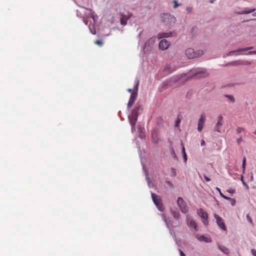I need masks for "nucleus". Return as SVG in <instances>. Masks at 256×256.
<instances>
[{
    "instance_id": "1",
    "label": "nucleus",
    "mask_w": 256,
    "mask_h": 256,
    "mask_svg": "<svg viewBox=\"0 0 256 256\" xmlns=\"http://www.w3.org/2000/svg\"><path fill=\"white\" fill-rule=\"evenodd\" d=\"M141 110L142 109L140 106L135 107L132 110L131 114L128 117L130 124L132 126V130H135V125L138 120V112Z\"/></svg>"
},
{
    "instance_id": "2",
    "label": "nucleus",
    "mask_w": 256,
    "mask_h": 256,
    "mask_svg": "<svg viewBox=\"0 0 256 256\" xmlns=\"http://www.w3.org/2000/svg\"><path fill=\"white\" fill-rule=\"evenodd\" d=\"M190 73L192 74V78H201L208 76L206 70L203 68L192 69L191 70Z\"/></svg>"
},
{
    "instance_id": "3",
    "label": "nucleus",
    "mask_w": 256,
    "mask_h": 256,
    "mask_svg": "<svg viewBox=\"0 0 256 256\" xmlns=\"http://www.w3.org/2000/svg\"><path fill=\"white\" fill-rule=\"evenodd\" d=\"M140 81L138 80H137L136 83L134 86V90L135 92L132 93L129 101L128 104V108H131L134 105L138 96V87L139 85Z\"/></svg>"
},
{
    "instance_id": "4",
    "label": "nucleus",
    "mask_w": 256,
    "mask_h": 256,
    "mask_svg": "<svg viewBox=\"0 0 256 256\" xmlns=\"http://www.w3.org/2000/svg\"><path fill=\"white\" fill-rule=\"evenodd\" d=\"M185 54L188 58H194L201 56L203 54L204 52L202 50H198L196 52H194V49L188 48L186 50Z\"/></svg>"
},
{
    "instance_id": "5",
    "label": "nucleus",
    "mask_w": 256,
    "mask_h": 256,
    "mask_svg": "<svg viewBox=\"0 0 256 256\" xmlns=\"http://www.w3.org/2000/svg\"><path fill=\"white\" fill-rule=\"evenodd\" d=\"M177 204L182 212L186 214L188 212V208L182 198L179 197L178 198Z\"/></svg>"
},
{
    "instance_id": "6",
    "label": "nucleus",
    "mask_w": 256,
    "mask_h": 256,
    "mask_svg": "<svg viewBox=\"0 0 256 256\" xmlns=\"http://www.w3.org/2000/svg\"><path fill=\"white\" fill-rule=\"evenodd\" d=\"M197 214L202 218L203 224L207 226L208 224V213L200 208L197 210Z\"/></svg>"
},
{
    "instance_id": "7",
    "label": "nucleus",
    "mask_w": 256,
    "mask_h": 256,
    "mask_svg": "<svg viewBox=\"0 0 256 256\" xmlns=\"http://www.w3.org/2000/svg\"><path fill=\"white\" fill-rule=\"evenodd\" d=\"M151 194H152V198L156 206L159 209V210L160 211H162V200L160 198V197L159 196H158L154 193H152H152Z\"/></svg>"
},
{
    "instance_id": "8",
    "label": "nucleus",
    "mask_w": 256,
    "mask_h": 256,
    "mask_svg": "<svg viewBox=\"0 0 256 256\" xmlns=\"http://www.w3.org/2000/svg\"><path fill=\"white\" fill-rule=\"evenodd\" d=\"M186 222L187 224L189 227L194 228L196 232L198 230V224L196 222L193 220L192 217L189 215L186 216Z\"/></svg>"
},
{
    "instance_id": "9",
    "label": "nucleus",
    "mask_w": 256,
    "mask_h": 256,
    "mask_svg": "<svg viewBox=\"0 0 256 256\" xmlns=\"http://www.w3.org/2000/svg\"><path fill=\"white\" fill-rule=\"evenodd\" d=\"M120 22L122 25L125 26L127 24L128 20L132 16V14L128 12L127 14H124L123 13H120Z\"/></svg>"
},
{
    "instance_id": "10",
    "label": "nucleus",
    "mask_w": 256,
    "mask_h": 256,
    "mask_svg": "<svg viewBox=\"0 0 256 256\" xmlns=\"http://www.w3.org/2000/svg\"><path fill=\"white\" fill-rule=\"evenodd\" d=\"M214 218L216 219V222L218 226L222 230H226V228L225 226V224L224 222V221L217 214H215Z\"/></svg>"
},
{
    "instance_id": "11",
    "label": "nucleus",
    "mask_w": 256,
    "mask_h": 256,
    "mask_svg": "<svg viewBox=\"0 0 256 256\" xmlns=\"http://www.w3.org/2000/svg\"><path fill=\"white\" fill-rule=\"evenodd\" d=\"M206 121V115L204 114H202L200 116L198 122V130L201 132L203 128L204 124Z\"/></svg>"
},
{
    "instance_id": "12",
    "label": "nucleus",
    "mask_w": 256,
    "mask_h": 256,
    "mask_svg": "<svg viewBox=\"0 0 256 256\" xmlns=\"http://www.w3.org/2000/svg\"><path fill=\"white\" fill-rule=\"evenodd\" d=\"M170 46V42L165 39L160 40L159 43V48L162 50H166Z\"/></svg>"
},
{
    "instance_id": "13",
    "label": "nucleus",
    "mask_w": 256,
    "mask_h": 256,
    "mask_svg": "<svg viewBox=\"0 0 256 256\" xmlns=\"http://www.w3.org/2000/svg\"><path fill=\"white\" fill-rule=\"evenodd\" d=\"M223 124V117L222 116H220L218 117V122L215 126L216 131L220 132V127Z\"/></svg>"
},
{
    "instance_id": "14",
    "label": "nucleus",
    "mask_w": 256,
    "mask_h": 256,
    "mask_svg": "<svg viewBox=\"0 0 256 256\" xmlns=\"http://www.w3.org/2000/svg\"><path fill=\"white\" fill-rule=\"evenodd\" d=\"M156 37H152L150 38H149L145 43L144 46L145 48H150L156 42Z\"/></svg>"
},
{
    "instance_id": "15",
    "label": "nucleus",
    "mask_w": 256,
    "mask_h": 256,
    "mask_svg": "<svg viewBox=\"0 0 256 256\" xmlns=\"http://www.w3.org/2000/svg\"><path fill=\"white\" fill-rule=\"evenodd\" d=\"M252 48H253L252 46L246 48H238V49L236 50L230 52H228V56H232V55L234 54L236 52L246 51V50H251Z\"/></svg>"
},
{
    "instance_id": "16",
    "label": "nucleus",
    "mask_w": 256,
    "mask_h": 256,
    "mask_svg": "<svg viewBox=\"0 0 256 256\" xmlns=\"http://www.w3.org/2000/svg\"><path fill=\"white\" fill-rule=\"evenodd\" d=\"M196 237L198 240L201 242L204 241L206 242H212V240L210 238L206 237L204 236H199L198 234H196Z\"/></svg>"
},
{
    "instance_id": "17",
    "label": "nucleus",
    "mask_w": 256,
    "mask_h": 256,
    "mask_svg": "<svg viewBox=\"0 0 256 256\" xmlns=\"http://www.w3.org/2000/svg\"><path fill=\"white\" fill-rule=\"evenodd\" d=\"M171 32H161L159 33L158 34V39L162 38H168L171 36Z\"/></svg>"
},
{
    "instance_id": "18",
    "label": "nucleus",
    "mask_w": 256,
    "mask_h": 256,
    "mask_svg": "<svg viewBox=\"0 0 256 256\" xmlns=\"http://www.w3.org/2000/svg\"><path fill=\"white\" fill-rule=\"evenodd\" d=\"M256 10V8H252V9H248V10H244L241 11L240 12H238L239 14H250L253 12H254Z\"/></svg>"
},
{
    "instance_id": "19",
    "label": "nucleus",
    "mask_w": 256,
    "mask_h": 256,
    "mask_svg": "<svg viewBox=\"0 0 256 256\" xmlns=\"http://www.w3.org/2000/svg\"><path fill=\"white\" fill-rule=\"evenodd\" d=\"M218 248L224 254H228L230 253L229 250L226 247L222 246H218Z\"/></svg>"
},
{
    "instance_id": "20",
    "label": "nucleus",
    "mask_w": 256,
    "mask_h": 256,
    "mask_svg": "<svg viewBox=\"0 0 256 256\" xmlns=\"http://www.w3.org/2000/svg\"><path fill=\"white\" fill-rule=\"evenodd\" d=\"M216 190L219 192V194H220V195L223 198H224L225 200H232V198H230V197H228V196H224L220 191V188H216Z\"/></svg>"
},
{
    "instance_id": "21",
    "label": "nucleus",
    "mask_w": 256,
    "mask_h": 256,
    "mask_svg": "<svg viewBox=\"0 0 256 256\" xmlns=\"http://www.w3.org/2000/svg\"><path fill=\"white\" fill-rule=\"evenodd\" d=\"M170 152H171V154H172V157L174 158V159H177V156H176V154L174 150V148H170Z\"/></svg>"
},
{
    "instance_id": "22",
    "label": "nucleus",
    "mask_w": 256,
    "mask_h": 256,
    "mask_svg": "<svg viewBox=\"0 0 256 256\" xmlns=\"http://www.w3.org/2000/svg\"><path fill=\"white\" fill-rule=\"evenodd\" d=\"M246 165V157H244L243 160H242V165L244 172L245 170Z\"/></svg>"
},
{
    "instance_id": "23",
    "label": "nucleus",
    "mask_w": 256,
    "mask_h": 256,
    "mask_svg": "<svg viewBox=\"0 0 256 256\" xmlns=\"http://www.w3.org/2000/svg\"><path fill=\"white\" fill-rule=\"evenodd\" d=\"M232 64L234 66L242 65V60H236L232 62Z\"/></svg>"
},
{
    "instance_id": "24",
    "label": "nucleus",
    "mask_w": 256,
    "mask_h": 256,
    "mask_svg": "<svg viewBox=\"0 0 256 256\" xmlns=\"http://www.w3.org/2000/svg\"><path fill=\"white\" fill-rule=\"evenodd\" d=\"M170 173H171V176H175L176 174V170L174 168H171Z\"/></svg>"
},
{
    "instance_id": "25",
    "label": "nucleus",
    "mask_w": 256,
    "mask_h": 256,
    "mask_svg": "<svg viewBox=\"0 0 256 256\" xmlns=\"http://www.w3.org/2000/svg\"><path fill=\"white\" fill-rule=\"evenodd\" d=\"M94 44L101 46L103 44V42L100 40H96L94 42Z\"/></svg>"
},
{
    "instance_id": "26",
    "label": "nucleus",
    "mask_w": 256,
    "mask_h": 256,
    "mask_svg": "<svg viewBox=\"0 0 256 256\" xmlns=\"http://www.w3.org/2000/svg\"><path fill=\"white\" fill-rule=\"evenodd\" d=\"M251 62L248 60H242V65H249Z\"/></svg>"
},
{
    "instance_id": "27",
    "label": "nucleus",
    "mask_w": 256,
    "mask_h": 256,
    "mask_svg": "<svg viewBox=\"0 0 256 256\" xmlns=\"http://www.w3.org/2000/svg\"><path fill=\"white\" fill-rule=\"evenodd\" d=\"M246 217V218H247L249 222H250L252 225H254V224L252 222V220L251 218L250 217V215L249 214H247Z\"/></svg>"
},
{
    "instance_id": "28",
    "label": "nucleus",
    "mask_w": 256,
    "mask_h": 256,
    "mask_svg": "<svg viewBox=\"0 0 256 256\" xmlns=\"http://www.w3.org/2000/svg\"><path fill=\"white\" fill-rule=\"evenodd\" d=\"M226 96L228 98V100H230L231 102H234V98L232 96H230V95H226Z\"/></svg>"
},
{
    "instance_id": "29",
    "label": "nucleus",
    "mask_w": 256,
    "mask_h": 256,
    "mask_svg": "<svg viewBox=\"0 0 256 256\" xmlns=\"http://www.w3.org/2000/svg\"><path fill=\"white\" fill-rule=\"evenodd\" d=\"M172 2L174 3V8H176L178 6H179L180 5V4H178L177 2V1L176 0H174Z\"/></svg>"
},
{
    "instance_id": "30",
    "label": "nucleus",
    "mask_w": 256,
    "mask_h": 256,
    "mask_svg": "<svg viewBox=\"0 0 256 256\" xmlns=\"http://www.w3.org/2000/svg\"><path fill=\"white\" fill-rule=\"evenodd\" d=\"M242 141V136H240L237 139L236 142L238 145H240Z\"/></svg>"
},
{
    "instance_id": "31",
    "label": "nucleus",
    "mask_w": 256,
    "mask_h": 256,
    "mask_svg": "<svg viewBox=\"0 0 256 256\" xmlns=\"http://www.w3.org/2000/svg\"><path fill=\"white\" fill-rule=\"evenodd\" d=\"M244 130V129L242 128H237V132L238 134L240 133L241 132H243Z\"/></svg>"
},
{
    "instance_id": "32",
    "label": "nucleus",
    "mask_w": 256,
    "mask_h": 256,
    "mask_svg": "<svg viewBox=\"0 0 256 256\" xmlns=\"http://www.w3.org/2000/svg\"><path fill=\"white\" fill-rule=\"evenodd\" d=\"M226 192L229 193H230V194H234L235 192V190L232 188H230V189L227 190Z\"/></svg>"
},
{
    "instance_id": "33",
    "label": "nucleus",
    "mask_w": 256,
    "mask_h": 256,
    "mask_svg": "<svg viewBox=\"0 0 256 256\" xmlns=\"http://www.w3.org/2000/svg\"><path fill=\"white\" fill-rule=\"evenodd\" d=\"M166 183L170 188L173 187V184L170 181L166 180Z\"/></svg>"
},
{
    "instance_id": "34",
    "label": "nucleus",
    "mask_w": 256,
    "mask_h": 256,
    "mask_svg": "<svg viewBox=\"0 0 256 256\" xmlns=\"http://www.w3.org/2000/svg\"><path fill=\"white\" fill-rule=\"evenodd\" d=\"M251 253L254 256H256V250L254 249H252L251 250Z\"/></svg>"
},
{
    "instance_id": "35",
    "label": "nucleus",
    "mask_w": 256,
    "mask_h": 256,
    "mask_svg": "<svg viewBox=\"0 0 256 256\" xmlns=\"http://www.w3.org/2000/svg\"><path fill=\"white\" fill-rule=\"evenodd\" d=\"M180 122V120L178 119V118L177 119L176 121V126H178Z\"/></svg>"
},
{
    "instance_id": "36",
    "label": "nucleus",
    "mask_w": 256,
    "mask_h": 256,
    "mask_svg": "<svg viewBox=\"0 0 256 256\" xmlns=\"http://www.w3.org/2000/svg\"><path fill=\"white\" fill-rule=\"evenodd\" d=\"M228 200L231 202V204L232 206H234L236 204V200L234 198H232V200Z\"/></svg>"
},
{
    "instance_id": "37",
    "label": "nucleus",
    "mask_w": 256,
    "mask_h": 256,
    "mask_svg": "<svg viewBox=\"0 0 256 256\" xmlns=\"http://www.w3.org/2000/svg\"><path fill=\"white\" fill-rule=\"evenodd\" d=\"M164 18H166H166L169 19V18H172L171 16H170V15H169V14H164Z\"/></svg>"
},
{
    "instance_id": "38",
    "label": "nucleus",
    "mask_w": 256,
    "mask_h": 256,
    "mask_svg": "<svg viewBox=\"0 0 256 256\" xmlns=\"http://www.w3.org/2000/svg\"><path fill=\"white\" fill-rule=\"evenodd\" d=\"M204 178L206 182H210V178L206 175H204Z\"/></svg>"
},
{
    "instance_id": "39",
    "label": "nucleus",
    "mask_w": 256,
    "mask_h": 256,
    "mask_svg": "<svg viewBox=\"0 0 256 256\" xmlns=\"http://www.w3.org/2000/svg\"><path fill=\"white\" fill-rule=\"evenodd\" d=\"M182 146V152L183 154H184V153H186V152H185V148H184V146L183 144L182 143L181 144Z\"/></svg>"
},
{
    "instance_id": "40",
    "label": "nucleus",
    "mask_w": 256,
    "mask_h": 256,
    "mask_svg": "<svg viewBox=\"0 0 256 256\" xmlns=\"http://www.w3.org/2000/svg\"><path fill=\"white\" fill-rule=\"evenodd\" d=\"M179 252H180V256H186L184 252L180 249L179 250Z\"/></svg>"
},
{
    "instance_id": "41",
    "label": "nucleus",
    "mask_w": 256,
    "mask_h": 256,
    "mask_svg": "<svg viewBox=\"0 0 256 256\" xmlns=\"http://www.w3.org/2000/svg\"><path fill=\"white\" fill-rule=\"evenodd\" d=\"M186 10L188 12H191L192 11V7H188L186 8Z\"/></svg>"
},
{
    "instance_id": "42",
    "label": "nucleus",
    "mask_w": 256,
    "mask_h": 256,
    "mask_svg": "<svg viewBox=\"0 0 256 256\" xmlns=\"http://www.w3.org/2000/svg\"><path fill=\"white\" fill-rule=\"evenodd\" d=\"M200 144L202 146H205V142L204 140H202L200 142Z\"/></svg>"
},
{
    "instance_id": "43",
    "label": "nucleus",
    "mask_w": 256,
    "mask_h": 256,
    "mask_svg": "<svg viewBox=\"0 0 256 256\" xmlns=\"http://www.w3.org/2000/svg\"><path fill=\"white\" fill-rule=\"evenodd\" d=\"M183 156H184L185 162H186L187 160V156H186V153H184V154H183Z\"/></svg>"
},
{
    "instance_id": "44",
    "label": "nucleus",
    "mask_w": 256,
    "mask_h": 256,
    "mask_svg": "<svg viewBox=\"0 0 256 256\" xmlns=\"http://www.w3.org/2000/svg\"><path fill=\"white\" fill-rule=\"evenodd\" d=\"M248 54H256V51H252L249 52Z\"/></svg>"
},
{
    "instance_id": "45",
    "label": "nucleus",
    "mask_w": 256,
    "mask_h": 256,
    "mask_svg": "<svg viewBox=\"0 0 256 256\" xmlns=\"http://www.w3.org/2000/svg\"><path fill=\"white\" fill-rule=\"evenodd\" d=\"M241 180L242 181V183L244 185V186H248L245 183V182H244V179H243V176H242V178H241Z\"/></svg>"
},
{
    "instance_id": "46",
    "label": "nucleus",
    "mask_w": 256,
    "mask_h": 256,
    "mask_svg": "<svg viewBox=\"0 0 256 256\" xmlns=\"http://www.w3.org/2000/svg\"><path fill=\"white\" fill-rule=\"evenodd\" d=\"M128 91L129 92L131 93V94H132V92H135V90H134V91H132V89H131V88H128Z\"/></svg>"
},
{
    "instance_id": "47",
    "label": "nucleus",
    "mask_w": 256,
    "mask_h": 256,
    "mask_svg": "<svg viewBox=\"0 0 256 256\" xmlns=\"http://www.w3.org/2000/svg\"><path fill=\"white\" fill-rule=\"evenodd\" d=\"M84 24H85L86 25H88V20H84Z\"/></svg>"
},
{
    "instance_id": "48",
    "label": "nucleus",
    "mask_w": 256,
    "mask_h": 256,
    "mask_svg": "<svg viewBox=\"0 0 256 256\" xmlns=\"http://www.w3.org/2000/svg\"><path fill=\"white\" fill-rule=\"evenodd\" d=\"M170 66H170L169 65H168V66H167V67L166 68V69H169V70H170Z\"/></svg>"
},
{
    "instance_id": "49",
    "label": "nucleus",
    "mask_w": 256,
    "mask_h": 256,
    "mask_svg": "<svg viewBox=\"0 0 256 256\" xmlns=\"http://www.w3.org/2000/svg\"><path fill=\"white\" fill-rule=\"evenodd\" d=\"M252 16H256V12H254V14H252Z\"/></svg>"
},
{
    "instance_id": "50",
    "label": "nucleus",
    "mask_w": 256,
    "mask_h": 256,
    "mask_svg": "<svg viewBox=\"0 0 256 256\" xmlns=\"http://www.w3.org/2000/svg\"><path fill=\"white\" fill-rule=\"evenodd\" d=\"M250 179L252 180H254V177H253V176H252L251 178H250Z\"/></svg>"
},
{
    "instance_id": "51",
    "label": "nucleus",
    "mask_w": 256,
    "mask_h": 256,
    "mask_svg": "<svg viewBox=\"0 0 256 256\" xmlns=\"http://www.w3.org/2000/svg\"><path fill=\"white\" fill-rule=\"evenodd\" d=\"M194 29H195V28H192V30H194Z\"/></svg>"
},
{
    "instance_id": "52",
    "label": "nucleus",
    "mask_w": 256,
    "mask_h": 256,
    "mask_svg": "<svg viewBox=\"0 0 256 256\" xmlns=\"http://www.w3.org/2000/svg\"><path fill=\"white\" fill-rule=\"evenodd\" d=\"M84 10H88V9L86 8H83Z\"/></svg>"
},
{
    "instance_id": "53",
    "label": "nucleus",
    "mask_w": 256,
    "mask_h": 256,
    "mask_svg": "<svg viewBox=\"0 0 256 256\" xmlns=\"http://www.w3.org/2000/svg\"><path fill=\"white\" fill-rule=\"evenodd\" d=\"M254 134L256 135V130L254 132Z\"/></svg>"
}]
</instances>
